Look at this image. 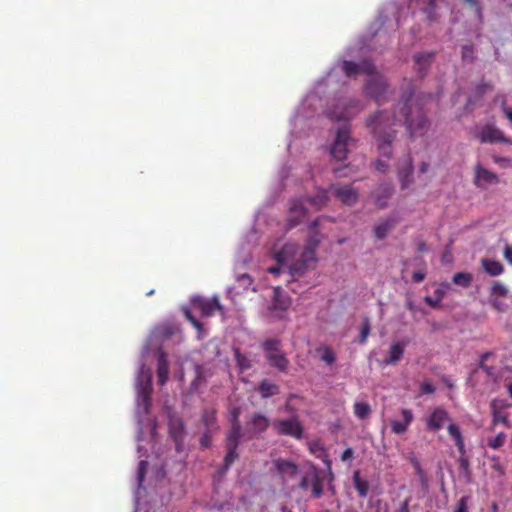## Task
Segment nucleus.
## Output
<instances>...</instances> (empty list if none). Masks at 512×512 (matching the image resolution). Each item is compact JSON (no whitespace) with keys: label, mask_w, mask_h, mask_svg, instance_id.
I'll list each match as a JSON object with an SVG mask.
<instances>
[{"label":"nucleus","mask_w":512,"mask_h":512,"mask_svg":"<svg viewBox=\"0 0 512 512\" xmlns=\"http://www.w3.org/2000/svg\"><path fill=\"white\" fill-rule=\"evenodd\" d=\"M398 220L394 217H389L379 223L374 228V234L378 239H384L387 237L391 229L397 224Z\"/></svg>","instance_id":"27"},{"label":"nucleus","mask_w":512,"mask_h":512,"mask_svg":"<svg viewBox=\"0 0 512 512\" xmlns=\"http://www.w3.org/2000/svg\"><path fill=\"white\" fill-rule=\"evenodd\" d=\"M449 285L446 283L441 284L437 289L434 290L432 296H425L424 301L432 308H436L440 305L443 300L446 290Z\"/></svg>","instance_id":"29"},{"label":"nucleus","mask_w":512,"mask_h":512,"mask_svg":"<svg viewBox=\"0 0 512 512\" xmlns=\"http://www.w3.org/2000/svg\"><path fill=\"white\" fill-rule=\"evenodd\" d=\"M375 168L380 173H386L389 169V164L384 160L378 159L375 161Z\"/></svg>","instance_id":"51"},{"label":"nucleus","mask_w":512,"mask_h":512,"mask_svg":"<svg viewBox=\"0 0 512 512\" xmlns=\"http://www.w3.org/2000/svg\"><path fill=\"white\" fill-rule=\"evenodd\" d=\"M465 2L471 7L473 8L477 18L479 20L482 19L483 17V8H482V5L480 3L479 0H465Z\"/></svg>","instance_id":"47"},{"label":"nucleus","mask_w":512,"mask_h":512,"mask_svg":"<svg viewBox=\"0 0 512 512\" xmlns=\"http://www.w3.org/2000/svg\"><path fill=\"white\" fill-rule=\"evenodd\" d=\"M353 411L356 417L361 420L368 418L371 414V407L366 402H356L353 405Z\"/></svg>","instance_id":"36"},{"label":"nucleus","mask_w":512,"mask_h":512,"mask_svg":"<svg viewBox=\"0 0 512 512\" xmlns=\"http://www.w3.org/2000/svg\"><path fill=\"white\" fill-rule=\"evenodd\" d=\"M202 421L207 428L212 427L216 422L215 410H204L202 414Z\"/></svg>","instance_id":"42"},{"label":"nucleus","mask_w":512,"mask_h":512,"mask_svg":"<svg viewBox=\"0 0 512 512\" xmlns=\"http://www.w3.org/2000/svg\"><path fill=\"white\" fill-rule=\"evenodd\" d=\"M352 479L354 488L356 489L358 495L362 498L366 497L369 490V483L361 478L359 471H355L353 473Z\"/></svg>","instance_id":"34"},{"label":"nucleus","mask_w":512,"mask_h":512,"mask_svg":"<svg viewBox=\"0 0 512 512\" xmlns=\"http://www.w3.org/2000/svg\"><path fill=\"white\" fill-rule=\"evenodd\" d=\"M296 251L297 246L295 244H285L280 251L275 253V259L278 265L269 267L267 271L271 274L278 275L282 270V267L286 265L288 261L294 257Z\"/></svg>","instance_id":"13"},{"label":"nucleus","mask_w":512,"mask_h":512,"mask_svg":"<svg viewBox=\"0 0 512 512\" xmlns=\"http://www.w3.org/2000/svg\"><path fill=\"white\" fill-rule=\"evenodd\" d=\"M324 463L327 466V470H328L330 481H332L334 479V474H333L332 469H331V461L328 459L327 456H325Z\"/></svg>","instance_id":"62"},{"label":"nucleus","mask_w":512,"mask_h":512,"mask_svg":"<svg viewBox=\"0 0 512 512\" xmlns=\"http://www.w3.org/2000/svg\"><path fill=\"white\" fill-rule=\"evenodd\" d=\"M306 214L307 209L305 208L302 200H293L290 206L287 220L289 228L297 226L305 218Z\"/></svg>","instance_id":"19"},{"label":"nucleus","mask_w":512,"mask_h":512,"mask_svg":"<svg viewBox=\"0 0 512 512\" xmlns=\"http://www.w3.org/2000/svg\"><path fill=\"white\" fill-rule=\"evenodd\" d=\"M467 502H468V497H466V496L461 497L457 502L456 509L454 512H468Z\"/></svg>","instance_id":"49"},{"label":"nucleus","mask_w":512,"mask_h":512,"mask_svg":"<svg viewBox=\"0 0 512 512\" xmlns=\"http://www.w3.org/2000/svg\"><path fill=\"white\" fill-rule=\"evenodd\" d=\"M227 447V453L224 458V469L228 470L233 462L239 457L237 448L234 444H230Z\"/></svg>","instance_id":"38"},{"label":"nucleus","mask_w":512,"mask_h":512,"mask_svg":"<svg viewBox=\"0 0 512 512\" xmlns=\"http://www.w3.org/2000/svg\"><path fill=\"white\" fill-rule=\"evenodd\" d=\"M318 351L320 352L321 360L324 361L326 364L331 365L335 362L336 355L330 347L325 346L320 348Z\"/></svg>","instance_id":"40"},{"label":"nucleus","mask_w":512,"mask_h":512,"mask_svg":"<svg viewBox=\"0 0 512 512\" xmlns=\"http://www.w3.org/2000/svg\"><path fill=\"white\" fill-rule=\"evenodd\" d=\"M329 189L344 205L353 206L358 202L359 192L351 184H332Z\"/></svg>","instance_id":"6"},{"label":"nucleus","mask_w":512,"mask_h":512,"mask_svg":"<svg viewBox=\"0 0 512 512\" xmlns=\"http://www.w3.org/2000/svg\"><path fill=\"white\" fill-rule=\"evenodd\" d=\"M310 451L312 453H317L318 451L324 452V448L319 442H313L310 444Z\"/></svg>","instance_id":"57"},{"label":"nucleus","mask_w":512,"mask_h":512,"mask_svg":"<svg viewBox=\"0 0 512 512\" xmlns=\"http://www.w3.org/2000/svg\"><path fill=\"white\" fill-rule=\"evenodd\" d=\"M450 420L449 414L445 409L436 408L426 419V429L431 432H437Z\"/></svg>","instance_id":"14"},{"label":"nucleus","mask_w":512,"mask_h":512,"mask_svg":"<svg viewBox=\"0 0 512 512\" xmlns=\"http://www.w3.org/2000/svg\"><path fill=\"white\" fill-rule=\"evenodd\" d=\"M299 488L305 490L308 488L309 486V479H308V476H304L301 481L299 482Z\"/></svg>","instance_id":"64"},{"label":"nucleus","mask_w":512,"mask_h":512,"mask_svg":"<svg viewBox=\"0 0 512 512\" xmlns=\"http://www.w3.org/2000/svg\"><path fill=\"white\" fill-rule=\"evenodd\" d=\"M406 343L405 342H396L392 344L388 350V356L384 360V364L392 365L396 364L403 357Z\"/></svg>","instance_id":"26"},{"label":"nucleus","mask_w":512,"mask_h":512,"mask_svg":"<svg viewBox=\"0 0 512 512\" xmlns=\"http://www.w3.org/2000/svg\"><path fill=\"white\" fill-rule=\"evenodd\" d=\"M324 478L320 476L316 468L313 469L312 476V494L315 498H320L323 494Z\"/></svg>","instance_id":"35"},{"label":"nucleus","mask_w":512,"mask_h":512,"mask_svg":"<svg viewBox=\"0 0 512 512\" xmlns=\"http://www.w3.org/2000/svg\"><path fill=\"white\" fill-rule=\"evenodd\" d=\"M413 170V161L410 154L398 160L397 177L402 190L407 189L413 183Z\"/></svg>","instance_id":"8"},{"label":"nucleus","mask_w":512,"mask_h":512,"mask_svg":"<svg viewBox=\"0 0 512 512\" xmlns=\"http://www.w3.org/2000/svg\"><path fill=\"white\" fill-rule=\"evenodd\" d=\"M265 358L270 366L280 372H286L289 366V360L281 350V341L276 338L266 339L262 344Z\"/></svg>","instance_id":"2"},{"label":"nucleus","mask_w":512,"mask_h":512,"mask_svg":"<svg viewBox=\"0 0 512 512\" xmlns=\"http://www.w3.org/2000/svg\"><path fill=\"white\" fill-rule=\"evenodd\" d=\"M150 394H151V380L148 378L145 383L141 384L139 390V397H141L145 409L148 410L150 405Z\"/></svg>","instance_id":"37"},{"label":"nucleus","mask_w":512,"mask_h":512,"mask_svg":"<svg viewBox=\"0 0 512 512\" xmlns=\"http://www.w3.org/2000/svg\"><path fill=\"white\" fill-rule=\"evenodd\" d=\"M239 413L235 410L232 414L231 428L226 436V446L234 444L238 447L241 439V425L238 419Z\"/></svg>","instance_id":"22"},{"label":"nucleus","mask_w":512,"mask_h":512,"mask_svg":"<svg viewBox=\"0 0 512 512\" xmlns=\"http://www.w3.org/2000/svg\"><path fill=\"white\" fill-rule=\"evenodd\" d=\"M200 444L202 447L207 448L210 445V436L208 433H204L200 439Z\"/></svg>","instance_id":"59"},{"label":"nucleus","mask_w":512,"mask_h":512,"mask_svg":"<svg viewBox=\"0 0 512 512\" xmlns=\"http://www.w3.org/2000/svg\"><path fill=\"white\" fill-rule=\"evenodd\" d=\"M499 181L496 173L486 169L481 164L475 165L473 183L477 188L485 189L488 185L498 184Z\"/></svg>","instance_id":"10"},{"label":"nucleus","mask_w":512,"mask_h":512,"mask_svg":"<svg viewBox=\"0 0 512 512\" xmlns=\"http://www.w3.org/2000/svg\"><path fill=\"white\" fill-rule=\"evenodd\" d=\"M420 390L423 394H432L435 388L430 382H423L420 386Z\"/></svg>","instance_id":"53"},{"label":"nucleus","mask_w":512,"mask_h":512,"mask_svg":"<svg viewBox=\"0 0 512 512\" xmlns=\"http://www.w3.org/2000/svg\"><path fill=\"white\" fill-rule=\"evenodd\" d=\"M235 360L241 370H247L251 367L250 360L245 355L241 354L239 350H235Z\"/></svg>","instance_id":"44"},{"label":"nucleus","mask_w":512,"mask_h":512,"mask_svg":"<svg viewBox=\"0 0 512 512\" xmlns=\"http://www.w3.org/2000/svg\"><path fill=\"white\" fill-rule=\"evenodd\" d=\"M493 461H495V463L492 465V468L497 471L499 474H504V470H503V467L501 466V464L498 462V458L496 457H493L492 458Z\"/></svg>","instance_id":"60"},{"label":"nucleus","mask_w":512,"mask_h":512,"mask_svg":"<svg viewBox=\"0 0 512 512\" xmlns=\"http://www.w3.org/2000/svg\"><path fill=\"white\" fill-rule=\"evenodd\" d=\"M504 257L510 264H512V247H510V246L505 247Z\"/></svg>","instance_id":"61"},{"label":"nucleus","mask_w":512,"mask_h":512,"mask_svg":"<svg viewBox=\"0 0 512 512\" xmlns=\"http://www.w3.org/2000/svg\"><path fill=\"white\" fill-rule=\"evenodd\" d=\"M413 465L415 467V470H416V473L419 477L423 478L424 477V472L420 466V463L417 461V460H413Z\"/></svg>","instance_id":"63"},{"label":"nucleus","mask_w":512,"mask_h":512,"mask_svg":"<svg viewBox=\"0 0 512 512\" xmlns=\"http://www.w3.org/2000/svg\"><path fill=\"white\" fill-rule=\"evenodd\" d=\"M168 375H169V364H168L165 354L161 353L158 357V364H157L158 382L161 386L167 382Z\"/></svg>","instance_id":"31"},{"label":"nucleus","mask_w":512,"mask_h":512,"mask_svg":"<svg viewBox=\"0 0 512 512\" xmlns=\"http://www.w3.org/2000/svg\"><path fill=\"white\" fill-rule=\"evenodd\" d=\"M506 435L503 432L498 433L494 438L488 440V446L492 449H499L505 443Z\"/></svg>","instance_id":"43"},{"label":"nucleus","mask_w":512,"mask_h":512,"mask_svg":"<svg viewBox=\"0 0 512 512\" xmlns=\"http://www.w3.org/2000/svg\"><path fill=\"white\" fill-rule=\"evenodd\" d=\"M342 70L346 76L351 77L359 73L373 74L375 66L368 60H363L359 64L345 60L342 64Z\"/></svg>","instance_id":"15"},{"label":"nucleus","mask_w":512,"mask_h":512,"mask_svg":"<svg viewBox=\"0 0 512 512\" xmlns=\"http://www.w3.org/2000/svg\"><path fill=\"white\" fill-rule=\"evenodd\" d=\"M409 504H410V499L407 498L405 499L404 501L401 502L399 508L396 510V512H409Z\"/></svg>","instance_id":"56"},{"label":"nucleus","mask_w":512,"mask_h":512,"mask_svg":"<svg viewBox=\"0 0 512 512\" xmlns=\"http://www.w3.org/2000/svg\"><path fill=\"white\" fill-rule=\"evenodd\" d=\"M269 426V420L266 416L262 414H254L251 418V420L248 422V427L254 432V433H262L264 432Z\"/></svg>","instance_id":"28"},{"label":"nucleus","mask_w":512,"mask_h":512,"mask_svg":"<svg viewBox=\"0 0 512 512\" xmlns=\"http://www.w3.org/2000/svg\"><path fill=\"white\" fill-rule=\"evenodd\" d=\"M275 468L282 476L293 478L298 472V466L289 460L277 459L274 461Z\"/></svg>","instance_id":"25"},{"label":"nucleus","mask_w":512,"mask_h":512,"mask_svg":"<svg viewBox=\"0 0 512 512\" xmlns=\"http://www.w3.org/2000/svg\"><path fill=\"white\" fill-rule=\"evenodd\" d=\"M370 78L365 84V93L377 104H382L387 101L388 84L386 79L379 73L374 71L373 74H368Z\"/></svg>","instance_id":"4"},{"label":"nucleus","mask_w":512,"mask_h":512,"mask_svg":"<svg viewBox=\"0 0 512 512\" xmlns=\"http://www.w3.org/2000/svg\"><path fill=\"white\" fill-rule=\"evenodd\" d=\"M185 316L186 318L188 319V321L199 331L202 330V323L199 322L192 314L190 311L186 310L185 311Z\"/></svg>","instance_id":"50"},{"label":"nucleus","mask_w":512,"mask_h":512,"mask_svg":"<svg viewBox=\"0 0 512 512\" xmlns=\"http://www.w3.org/2000/svg\"><path fill=\"white\" fill-rule=\"evenodd\" d=\"M274 428L280 435L291 436L296 439H301L303 436V426L297 417L277 420L274 422Z\"/></svg>","instance_id":"7"},{"label":"nucleus","mask_w":512,"mask_h":512,"mask_svg":"<svg viewBox=\"0 0 512 512\" xmlns=\"http://www.w3.org/2000/svg\"><path fill=\"white\" fill-rule=\"evenodd\" d=\"M350 133V125L348 123H345L336 131V137L330 149L331 156L334 159L338 161L346 159L348 143L351 140Z\"/></svg>","instance_id":"5"},{"label":"nucleus","mask_w":512,"mask_h":512,"mask_svg":"<svg viewBox=\"0 0 512 512\" xmlns=\"http://www.w3.org/2000/svg\"><path fill=\"white\" fill-rule=\"evenodd\" d=\"M370 330H371L370 320H369V318L365 317L362 322L360 334H359V342L361 344H364L367 341V338L370 334Z\"/></svg>","instance_id":"41"},{"label":"nucleus","mask_w":512,"mask_h":512,"mask_svg":"<svg viewBox=\"0 0 512 512\" xmlns=\"http://www.w3.org/2000/svg\"><path fill=\"white\" fill-rule=\"evenodd\" d=\"M394 187L391 184L383 183L380 184L375 191V204L379 208L387 206V200L393 195Z\"/></svg>","instance_id":"23"},{"label":"nucleus","mask_w":512,"mask_h":512,"mask_svg":"<svg viewBox=\"0 0 512 512\" xmlns=\"http://www.w3.org/2000/svg\"><path fill=\"white\" fill-rule=\"evenodd\" d=\"M194 307L200 310L201 315L204 317L212 316L216 311H222V306L216 296L212 298H204L195 296L191 300Z\"/></svg>","instance_id":"12"},{"label":"nucleus","mask_w":512,"mask_h":512,"mask_svg":"<svg viewBox=\"0 0 512 512\" xmlns=\"http://www.w3.org/2000/svg\"><path fill=\"white\" fill-rule=\"evenodd\" d=\"M402 420H392L390 422L391 431L394 434L400 435L405 433L408 430V427L414 420L413 412L410 409H402L401 410Z\"/></svg>","instance_id":"21"},{"label":"nucleus","mask_w":512,"mask_h":512,"mask_svg":"<svg viewBox=\"0 0 512 512\" xmlns=\"http://www.w3.org/2000/svg\"><path fill=\"white\" fill-rule=\"evenodd\" d=\"M307 202H309L316 210H320L324 206H326L329 202L328 190L318 189L316 194L312 197L306 198Z\"/></svg>","instance_id":"30"},{"label":"nucleus","mask_w":512,"mask_h":512,"mask_svg":"<svg viewBox=\"0 0 512 512\" xmlns=\"http://www.w3.org/2000/svg\"><path fill=\"white\" fill-rule=\"evenodd\" d=\"M363 109L359 101H350L345 105L344 110L340 113L331 111L329 116L334 121H348L354 115L358 114Z\"/></svg>","instance_id":"20"},{"label":"nucleus","mask_w":512,"mask_h":512,"mask_svg":"<svg viewBox=\"0 0 512 512\" xmlns=\"http://www.w3.org/2000/svg\"><path fill=\"white\" fill-rule=\"evenodd\" d=\"M196 377L192 383V386L197 387L198 384L205 381L204 369L201 365H195Z\"/></svg>","instance_id":"48"},{"label":"nucleus","mask_w":512,"mask_h":512,"mask_svg":"<svg viewBox=\"0 0 512 512\" xmlns=\"http://www.w3.org/2000/svg\"><path fill=\"white\" fill-rule=\"evenodd\" d=\"M447 431L452 440L454 441L459 453V471L461 474H463L466 478L469 479L471 476L470 461L466 456L465 442L460 427L457 424L451 422L447 427Z\"/></svg>","instance_id":"3"},{"label":"nucleus","mask_w":512,"mask_h":512,"mask_svg":"<svg viewBox=\"0 0 512 512\" xmlns=\"http://www.w3.org/2000/svg\"><path fill=\"white\" fill-rule=\"evenodd\" d=\"M498 423H503L505 425L508 424V419L506 416L502 415L500 412H494L493 414V424L497 425Z\"/></svg>","instance_id":"52"},{"label":"nucleus","mask_w":512,"mask_h":512,"mask_svg":"<svg viewBox=\"0 0 512 512\" xmlns=\"http://www.w3.org/2000/svg\"><path fill=\"white\" fill-rule=\"evenodd\" d=\"M424 278H425V273H423V272H414L412 275V280L415 283L422 282L424 280Z\"/></svg>","instance_id":"58"},{"label":"nucleus","mask_w":512,"mask_h":512,"mask_svg":"<svg viewBox=\"0 0 512 512\" xmlns=\"http://www.w3.org/2000/svg\"><path fill=\"white\" fill-rule=\"evenodd\" d=\"M291 305L290 298L281 293L279 287L274 289V296L271 305V311L276 313L278 319H284L285 313Z\"/></svg>","instance_id":"16"},{"label":"nucleus","mask_w":512,"mask_h":512,"mask_svg":"<svg viewBox=\"0 0 512 512\" xmlns=\"http://www.w3.org/2000/svg\"><path fill=\"white\" fill-rule=\"evenodd\" d=\"M435 58V52L433 51H425L416 53L413 56L414 59V69L416 70L419 77H424L430 68L432 62Z\"/></svg>","instance_id":"17"},{"label":"nucleus","mask_w":512,"mask_h":512,"mask_svg":"<svg viewBox=\"0 0 512 512\" xmlns=\"http://www.w3.org/2000/svg\"><path fill=\"white\" fill-rule=\"evenodd\" d=\"M507 292L508 289L506 288V286L499 281H495L491 286V295L503 297L506 296Z\"/></svg>","instance_id":"45"},{"label":"nucleus","mask_w":512,"mask_h":512,"mask_svg":"<svg viewBox=\"0 0 512 512\" xmlns=\"http://www.w3.org/2000/svg\"><path fill=\"white\" fill-rule=\"evenodd\" d=\"M147 462L146 461H140L139 463V469H138V481L141 483L144 479V475L146 472Z\"/></svg>","instance_id":"54"},{"label":"nucleus","mask_w":512,"mask_h":512,"mask_svg":"<svg viewBox=\"0 0 512 512\" xmlns=\"http://www.w3.org/2000/svg\"><path fill=\"white\" fill-rule=\"evenodd\" d=\"M479 139L482 143H509V139L504 136L503 132L492 125H486L481 129Z\"/></svg>","instance_id":"18"},{"label":"nucleus","mask_w":512,"mask_h":512,"mask_svg":"<svg viewBox=\"0 0 512 512\" xmlns=\"http://www.w3.org/2000/svg\"><path fill=\"white\" fill-rule=\"evenodd\" d=\"M471 281L472 275L470 273L458 272L453 276V283L461 287H468Z\"/></svg>","instance_id":"39"},{"label":"nucleus","mask_w":512,"mask_h":512,"mask_svg":"<svg viewBox=\"0 0 512 512\" xmlns=\"http://www.w3.org/2000/svg\"><path fill=\"white\" fill-rule=\"evenodd\" d=\"M257 391L262 399H267L278 395L280 393V387L276 383L268 379H264L259 382Z\"/></svg>","instance_id":"24"},{"label":"nucleus","mask_w":512,"mask_h":512,"mask_svg":"<svg viewBox=\"0 0 512 512\" xmlns=\"http://www.w3.org/2000/svg\"><path fill=\"white\" fill-rule=\"evenodd\" d=\"M168 428H169V435L173 439L176 445V450L181 451L183 441L186 435L184 422L176 414H170L169 415V421H168Z\"/></svg>","instance_id":"9"},{"label":"nucleus","mask_w":512,"mask_h":512,"mask_svg":"<svg viewBox=\"0 0 512 512\" xmlns=\"http://www.w3.org/2000/svg\"><path fill=\"white\" fill-rule=\"evenodd\" d=\"M365 123L377 142L379 153L386 158L392 156V143L396 138L395 126L404 124L411 136H422L429 128L422 109L414 104L411 90L402 96L392 113L379 110L367 117Z\"/></svg>","instance_id":"1"},{"label":"nucleus","mask_w":512,"mask_h":512,"mask_svg":"<svg viewBox=\"0 0 512 512\" xmlns=\"http://www.w3.org/2000/svg\"><path fill=\"white\" fill-rule=\"evenodd\" d=\"M319 221H320V218H317L316 220H314L310 224L311 234L308 237V240H307L306 245H305V247H308V248H310L312 250H315V251H316V249L319 246L320 241H321L319 233L316 231V228L319 225Z\"/></svg>","instance_id":"33"},{"label":"nucleus","mask_w":512,"mask_h":512,"mask_svg":"<svg viewBox=\"0 0 512 512\" xmlns=\"http://www.w3.org/2000/svg\"><path fill=\"white\" fill-rule=\"evenodd\" d=\"M483 269L490 275V276H499L504 272V266L500 261L494 260V259H482L481 260Z\"/></svg>","instance_id":"32"},{"label":"nucleus","mask_w":512,"mask_h":512,"mask_svg":"<svg viewBox=\"0 0 512 512\" xmlns=\"http://www.w3.org/2000/svg\"><path fill=\"white\" fill-rule=\"evenodd\" d=\"M461 54H462V59L464 61H469V62L473 61V59H474L473 45H470V44L463 45Z\"/></svg>","instance_id":"46"},{"label":"nucleus","mask_w":512,"mask_h":512,"mask_svg":"<svg viewBox=\"0 0 512 512\" xmlns=\"http://www.w3.org/2000/svg\"><path fill=\"white\" fill-rule=\"evenodd\" d=\"M316 260L315 250L304 247L300 258L289 267L290 273L293 276L303 275L311 267V264L316 262Z\"/></svg>","instance_id":"11"},{"label":"nucleus","mask_w":512,"mask_h":512,"mask_svg":"<svg viewBox=\"0 0 512 512\" xmlns=\"http://www.w3.org/2000/svg\"><path fill=\"white\" fill-rule=\"evenodd\" d=\"M353 455H354L353 449L352 448H347L341 454V460L343 462L349 461V460H351L353 458Z\"/></svg>","instance_id":"55"}]
</instances>
